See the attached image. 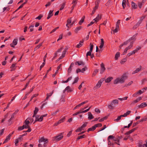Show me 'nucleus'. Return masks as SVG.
I'll list each match as a JSON object with an SVG mask.
<instances>
[{"label":"nucleus","mask_w":147,"mask_h":147,"mask_svg":"<svg viewBox=\"0 0 147 147\" xmlns=\"http://www.w3.org/2000/svg\"><path fill=\"white\" fill-rule=\"evenodd\" d=\"M107 118H108V116H106L100 119L99 120V121L100 122H102V121H104V120L107 119Z\"/></svg>","instance_id":"30"},{"label":"nucleus","mask_w":147,"mask_h":147,"mask_svg":"<svg viewBox=\"0 0 147 147\" xmlns=\"http://www.w3.org/2000/svg\"><path fill=\"white\" fill-rule=\"evenodd\" d=\"M130 111H127V112L124 114L125 116L126 117L127 115H129L131 112Z\"/></svg>","instance_id":"47"},{"label":"nucleus","mask_w":147,"mask_h":147,"mask_svg":"<svg viewBox=\"0 0 147 147\" xmlns=\"http://www.w3.org/2000/svg\"><path fill=\"white\" fill-rule=\"evenodd\" d=\"M53 10H50L48 16L47 17V19H49L53 15Z\"/></svg>","instance_id":"11"},{"label":"nucleus","mask_w":147,"mask_h":147,"mask_svg":"<svg viewBox=\"0 0 147 147\" xmlns=\"http://www.w3.org/2000/svg\"><path fill=\"white\" fill-rule=\"evenodd\" d=\"M86 136L85 134L83 135L82 136H78L76 139V141L78 140H79L82 139L83 138H86Z\"/></svg>","instance_id":"14"},{"label":"nucleus","mask_w":147,"mask_h":147,"mask_svg":"<svg viewBox=\"0 0 147 147\" xmlns=\"http://www.w3.org/2000/svg\"><path fill=\"white\" fill-rule=\"evenodd\" d=\"M96 129L94 125L92 127L88 128V129L87 131L88 132H89L90 131H93Z\"/></svg>","instance_id":"15"},{"label":"nucleus","mask_w":147,"mask_h":147,"mask_svg":"<svg viewBox=\"0 0 147 147\" xmlns=\"http://www.w3.org/2000/svg\"><path fill=\"white\" fill-rule=\"evenodd\" d=\"M67 48H66V49L63 52L61 56V57L62 58H63L65 57V55L67 52Z\"/></svg>","instance_id":"24"},{"label":"nucleus","mask_w":147,"mask_h":147,"mask_svg":"<svg viewBox=\"0 0 147 147\" xmlns=\"http://www.w3.org/2000/svg\"><path fill=\"white\" fill-rule=\"evenodd\" d=\"M82 129V128H81V127L79 128H78L75 131L76 132H81Z\"/></svg>","instance_id":"51"},{"label":"nucleus","mask_w":147,"mask_h":147,"mask_svg":"<svg viewBox=\"0 0 147 147\" xmlns=\"http://www.w3.org/2000/svg\"><path fill=\"white\" fill-rule=\"evenodd\" d=\"M98 7L97 5H96L95 7L94 8L93 10H92L91 15L92 16L96 10L98 9Z\"/></svg>","instance_id":"13"},{"label":"nucleus","mask_w":147,"mask_h":147,"mask_svg":"<svg viewBox=\"0 0 147 147\" xmlns=\"http://www.w3.org/2000/svg\"><path fill=\"white\" fill-rule=\"evenodd\" d=\"M17 41L18 40L17 39H14L13 40L12 43V44H14V45H16L17 44Z\"/></svg>","instance_id":"38"},{"label":"nucleus","mask_w":147,"mask_h":147,"mask_svg":"<svg viewBox=\"0 0 147 147\" xmlns=\"http://www.w3.org/2000/svg\"><path fill=\"white\" fill-rule=\"evenodd\" d=\"M76 63H77L79 65H84V63L82 61H76Z\"/></svg>","instance_id":"37"},{"label":"nucleus","mask_w":147,"mask_h":147,"mask_svg":"<svg viewBox=\"0 0 147 147\" xmlns=\"http://www.w3.org/2000/svg\"><path fill=\"white\" fill-rule=\"evenodd\" d=\"M120 53L119 52H117L115 55V59L116 60H117L119 57L120 56Z\"/></svg>","instance_id":"23"},{"label":"nucleus","mask_w":147,"mask_h":147,"mask_svg":"<svg viewBox=\"0 0 147 147\" xmlns=\"http://www.w3.org/2000/svg\"><path fill=\"white\" fill-rule=\"evenodd\" d=\"M125 82V80L121 77V78H117L114 81V84H117L119 82L123 83Z\"/></svg>","instance_id":"3"},{"label":"nucleus","mask_w":147,"mask_h":147,"mask_svg":"<svg viewBox=\"0 0 147 147\" xmlns=\"http://www.w3.org/2000/svg\"><path fill=\"white\" fill-rule=\"evenodd\" d=\"M147 0H142L141 2H138V6L140 9L141 8L142 6L144 5Z\"/></svg>","instance_id":"6"},{"label":"nucleus","mask_w":147,"mask_h":147,"mask_svg":"<svg viewBox=\"0 0 147 147\" xmlns=\"http://www.w3.org/2000/svg\"><path fill=\"white\" fill-rule=\"evenodd\" d=\"M126 0H123L122 2V5L123 9H124L126 6Z\"/></svg>","instance_id":"27"},{"label":"nucleus","mask_w":147,"mask_h":147,"mask_svg":"<svg viewBox=\"0 0 147 147\" xmlns=\"http://www.w3.org/2000/svg\"><path fill=\"white\" fill-rule=\"evenodd\" d=\"M98 69H96L94 70V71L92 74V76H95L96 74L98 72Z\"/></svg>","instance_id":"36"},{"label":"nucleus","mask_w":147,"mask_h":147,"mask_svg":"<svg viewBox=\"0 0 147 147\" xmlns=\"http://www.w3.org/2000/svg\"><path fill=\"white\" fill-rule=\"evenodd\" d=\"M100 73L102 74L105 70V65L103 63H102L100 64Z\"/></svg>","instance_id":"4"},{"label":"nucleus","mask_w":147,"mask_h":147,"mask_svg":"<svg viewBox=\"0 0 147 147\" xmlns=\"http://www.w3.org/2000/svg\"><path fill=\"white\" fill-rule=\"evenodd\" d=\"M147 106V104L146 102H142L138 106V108H143Z\"/></svg>","instance_id":"10"},{"label":"nucleus","mask_w":147,"mask_h":147,"mask_svg":"<svg viewBox=\"0 0 147 147\" xmlns=\"http://www.w3.org/2000/svg\"><path fill=\"white\" fill-rule=\"evenodd\" d=\"M24 129V127L23 125L22 126H20L18 127V131H21L22 130Z\"/></svg>","instance_id":"50"},{"label":"nucleus","mask_w":147,"mask_h":147,"mask_svg":"<svg viewBox=\"0 0 147 147\" xmlns=\"http://www.w3.org/2000/svg\"><path fill=\"white\" fill-rule=\"evenodd\" d=\"M63 133H61L58 135L54 137V138L56 140V141H58L61 140L63 138Z\"/></svg>","instance_id":"2"},{"label":"nucleus","mask_w":147,"mask_h":147,"mask_svg":"<svg viewBox=\"0 0 147 147\" xmlns=\"http://www.w3.org/2000/svg\"><path fill=\"white\" fill-rule=\"evenodd\" d=\"M145 16H143L142 17H141L140 20L138 22L139 23L141 24L143 20L145 18Z\"/></svg>","instance_id":"21"},{"label":"nucleus","mask_w":147,"mask_h":147,"mask_svg":"<svg viewBox=\"0 0 147 147\" xmlns=\"http://www.w3.org/2000/svg\"><path fill=\"white\" fill-rule=\"evenodd\" d=\"M71 18L68 19L67 20V23L69 24H70L71 22Z\"/></svg>","instance_id":"64"},{"label":"nucleus","mask_w":147,"mask_h":147,"mask_svg":"<svg viewBox=\"0 0 147 147\" xmlns=\"http://www.w3.org/2000/svg\"><path fill=\"white\" fill-rule=\"evenodd\" d=\"M39 116L38 115H37L35 116L36 119H35V121L33 123L34 124L36 122L38 121V119H39L38 118H39Z\"/></svg>","instance_id":"42"},{"label":"nucleus","mask_w":147,"mask_h":147,"mask_svg":"<svg viewBox=\"0 0 147 147\" xmlns=\"http://www.w3.org/2000/svg\"><path fill=\"white\" fill-rule=\"evenodd\" d=\"M101 43L99 47L100 48V49H101L104 46V42L103 39L102 38H101Z\"/></svg>","instance_id":"16"},{"label":"nucleus","mask_w":147,"mask_h":147,"mask_svg":"<svg viewBox=\"0 0 147 147\" xmlns=\"http://www.w3.org/2000/svg\"><path fill=\"white\" fill-rule=\"evenodd\" d=\"M101 0H96L95 3L96 5H97V6H98L99 4L100 3V1Z\"/></svg>","instance_id":"58"},{"label":"nucleus","mask_w":147,"mask_h":147,"mask_svg":"<svg viewBox=\"0 0 147 147\" xmlns=\"http://www.w3.org/2000/svg\"><path fill=\"white\" fill-rule=\"evenodd\" d=\"M142 67V66L141 65H140L138 68H136L135 71L133 72L132 74H134L138 73L141 70Z\"/></svg>","instance_id":"7"},{"label":"nucleus","mask_w":147,"mask_h":147,"mask_svg":"<svg viewBox=\"0 0 147 147\" xmlns=\"http://www.w3.org/2000/svg\"><path fill=\"white\" fill-rule=\"evenodd\" d=\"M74 64L73 62H72L71 63L70 65L67 70V72L68 74L71 72L72 70L71 67L73 66Z\"/></svg>","instance_id":"8"},{"label":"nucleus","mask_w":147,"mask_h":147,"mask_svg":"<svg viewBox=\"0 0 147 147\" xmlns=\"http://www.w3.org/2000/svg\"><path fill=\"white\" fill-rule=\"evenodd\" d=\"M84 44V40L83 39L81 41H80L79 44H78L76 47L78 48H80Z\"/></svg>","instance_id":"9"},{"label":"nucleus","mask_w":147,"mask_h":147,"mask_svg":"<svg viewBox=\"0 0 147 147\" xmlns=\"http://www.w3.org/2000/svg\"><path fill=\"white\" fill-rule=\"evenodd\" d=\"M82 28V27L81 26H80L79 27H77L76 28V29L75 30H74L75 32L76 33H77L78 32V31L79 30H80V29H81Z\"/></svg>","instance_id":"28"},{"label":"nucleus","mask_w":147,"mask_h":147,"mask_svg":"<svg viewBox=\"0 0 147 147\" xmlns=\"http://www.w3.org/2000/svg\"><path fill=\"white\" fill-rule=\"evenodd\" d=\"M120 23V20H118L116 23V26H117L118 27H119V25Z\"/></svg>","instance_id":"61"},{"label":"nucleus","mask_w":147,"mask_h":147,"mask_svg":"<svg viewBox=\"0 0 147 147\" xmlns=\"http://www.w3.org/2000/svg\"><path fill=\"white\" fill-rule=\"evenodd\" d=\"M102 124L101 123H98L94 125V126L96 128V127H101L102 126Z\"/></svg>","instance_id":"41"},{"label":"nucleus","mask_w":147,"mask_h":147,"mask_svg":"<svg viewBox=\"0 0 147 147\" xmlns=\"http://www.w3.org/2000/svg\"><path fill=\"white\" fill-rule=\"evenodd\" d=\"M131 6L133 8L136 9L137 8V5L134 2L132 1L131 2Z\"/></svg>","instance_id":"17"},{"label":"nucleus","mask_w":147,"mask_h":147,"mask_svg":"<svg viewBox=\"0 0 147 147\" xmlns=\"http://www.w3.org/2000/svg\"><path fill=\"white\" fill-rule=\"evenodd\" d=\"M127 61V59L126 57L123 58L122 60H121L120 62V63L122 64H124V63L126 62Z\"/></svg>","instance_id":"32"},{"label":"nucleus","mask_w":147,"mask_h":147,"mask_svg":"<svg viewBox=\"0 0 147 147\" xmlns=\"http://www.w3.org/2000/svg\"><path fill=\"white\" fill-rule=\"evenodd\" d=\"M140 24L138 22L136 24L134 25L133 27V28L134 29H135L136 28H137L140 25Z\"/></svg>","instance_id":"26"},{"label":"nucleus","mask_w":147,"mask_h":147,"mask_svg":"<svg viewBox=\"0 0 147 147\" xmlns=\"http://www.w3.org/2000/svg\"><path fill=\"white\" fill-rule=\"evenodd\" d=\"M88 119H89L90 120H91L94 118V117L92 115L91 112H89L88 113Z\"/></svg>","instance_id":"20"},{"label":"nucleus","mask_w":147,"mask_h":147,"mask_svg":"<svg viewBox=\"0 0 147 147\" xmlns=\"http://www.w3.org/2000/svg\"><path fill=\"white\" fill-rule=\"evenodd\" d=\"M38 109L37 108V107H36L35 108V110L34 111V114H37V112L38 111Z\"/></svg>","instance_id":"48"},{"label":"nucleus","mask_w":147,"mask_h":147,"mask_svg":"<svg viewBox=\"0 0 147 147\" xmlns=\"http://www.w3.org/2000/svg\"><path fill=\"white\" fill-rule=\"evenodd\" d=\"M16 63H13L12 64L11 66L10 67V68H11V71H12L14 70L15 69L14 68L15 67V66L16 65Z\"/></svg>","instance_id":"25"},{"label":"nucleus","mask_w":147,"mask_h":147,"mask_svg":"<svg viewBox=\"0 0 147 147\" xmlns=\"http://www.w3.org/2000/svg\"><path fill=\"white\" fill-rule=\"evenodd\" d=\"M134 131H133V130L132 129L129 130V131H127L126 133H125V135H128L129 134L131 133L132 132H133Z\"/></svg>","instance_id":"34"},{"label":"nucleus","mask_w":147,"mask_h":147,"mask_svg":"<svg viewBox=\"0 0 147 147\" xmlns=\"http://www.w3.org/2000/svg\"><path fill=\"white\" fill-rule=\"evenodd\" d=\"M78 79L79 78L78 77L76 78L75 79L74 82L72 83V84H74L75 83H76L78 82Z\"/></svg>","instance_id":"45"},{"label":"nucleus","mask_w":147,"mask_h":147,"mask_svg":"<svg viewBox=\"0 0 147 147\" xmlns=\"http://www.w3.org/2000/svg\"><path fill=\"white\" fill-rule=\"evenodd\" d=\"M142 99V98L141 97H140L138 98H137L136 100H134L133 101V103H136L140 100H141Z\"/></svg>","instance_id":"22"},{"label":"nucleus","mask_w":147,"mask_h":147,"mask_svg":"<svg viewBox=\"0 0 147 147\" xmlns=\"http://www.w3.org/2000/svg\"><path fill=\"white\" fill-rule=\"evenodd\" d=\"M4 130L5 129H3L0 130V136L3 134Z\"/></svg>","instance_id":"57"},{"label":"nucleus","mask_w":147,"mask_h":147,"mask_svg":"<svg viewBox=\"0 0 147 147\" xmlns=\"http://www.w3.org/2000/svg\"><path fill=\"white\" fill-rule=\"evenodd\" d=\"M119 30V27L117 26L116 27L115 29L113 30L114 32H117Z\"/></svg>","instance_id":"49"},{"label":"nucleus","mask_w":147,"mask_h":147,"mask_svg":"<svg viewBox=\"0 0 147 147\" xmlns=\"http://www.w3.org/2000/svg\"><path fill=\"white\" fill-rule=\"evenodd\" d=\"M133 42H131L130 43V45L128 47L126 48H125L126 49H127V50L130 49L133 46Z\"/></svg>","instance_id":"29"},{"label":"nucleus","mask_w":147,"mask_h":147,"mask_svg":"<svg viewBox=\"0 0 147 147\" xmlns=\"http://www.w3.org/2000/svg\"><path fill=\"white\" fill-rule=\"evenodd\" d=\"M29 82H30V81H28L27 83H26V84L25 86L24 87L22 90H24L26 88L27 86H28V85L29 84Z\"/></svg>","instance_id":"53"},{"label":"nucleus","mask_w":147,"mask_h":147,"mask_svg":"<svg viewBox=\"0 0 147 147\" xmlns=\"http://www.w3.org/2000/svg\"><path fill=\"white\" fill-rule=\"evenodd\" d=\"M129 42L127 40L126 41L124 42L123 44L121 45V47H123V45H127Z\"/></svg>","instance_id":"31"},{"label":"nucleus","mask_w":147,"mask_h":147,"mask_svg":"<svg viewBox=\"0 0 147 147\" xmlns=\"http://www.w3.org/2000/svg\"><path fill=\"white\" fill-rule=\"evenodd\" d=\"M42 17H43L42 15L40 14L39 15V16H38L36 18V19H38L39 20H40L41 19V18Z\"/></svg>","instance_id":"55"},{"label":"nucleus","mask_w":147,"mask_h":147,"mask_svg":"<svg viewBox=\"0 0 147 147\" xmlns=\"http://www.w3.org/2000/svg\"><path fill=\"white\" fill-rule=\"evenodd\" d=\"M88 123V122H86L84 123V124H83L81 127V128H82L83 129V128H85L86 127Z\"/></svg>","instance_id":"39"},{"label":"nucleus","mask_w":147,"mask_h":147,"mask_svg":"<svg viewBox=\"0 0 147 147\" xmlns=\"http://www.w3.org/2000/svg\"><path fill=\"white\" fill-rule=\"evenodd\" d=\"M44 140H45V138L44 137H43L39 139L38 142L39 143H40L43 142Z\"/></svg>","instance_id":"43"},{"label":"nucleus","mask_w":147,"mask_h":147,"mask_svg":"<svg viewBox=\"0 0 147 147\" xmlns=\"http://www.w3.org/2000/svg\"><path fill=\"white\" fill-rule=\"evenodd\" d=\"M67 87H69V88L68 89V90H67V92H71L73 91L72 90L71 88H70V87L69 86H68Z\"/></svg>","instance_id":"62"},{"label":"nucleus","mask_w":147,"mask_h":147,"mask_svg":"<svg viewBox=\"0 0 147 147\" xmlns=\"http://www.w3.org/2000/svg\"><path fill=\"white\" fill-rule=\"evenodd\" d=\"M54 91V90H53L51 92L49 93H47V95L49 97L50 96L52 95Z\"/></svg>","instance_id":"63"},{"label":"nucleus","mask_w":147,"mask_h":147,"mask_svg":"<svg viewBox=\"0 0 147 147\" xmlns=\"http://www.w3.org/2000/svg\"><path fill=\"white\" fill-rule=\"evenodd\" d=\"M112 0H109V1L105 5L106 6H108L111 3Z\"/></svg>","instance_id":"56"},{"label":"nucleus","mask_w":147,"mask_h":147,"mask_svg":"<svg viewBox=\"0 0 147 147\" xmlns=\"http://www.w3.org/2000/svg\"><path fill=\"white\" fill-rule=\"evenodd\" d=\"M118 100L117 99L114 100L111 102L110 105H108L107 107L109 109H113V107H115V105L117 104L118 103Z\"/></svg>","instance_id":"1"},{"label":"nucleus","mask_w":147,"mask_h":147,"mask_svg":"<svg viewBox=\"0 0 147 147\" xmlns=\"http://www.w3.org/2000/svg\"><path fill=\"white\" fill-rule=\"evenodd\" d=\"M62 122V121H61V120H60V119L59 120L58 122H57V123H56L55 124V126H57V125L58 124H60V123H61Z\"/></svg>","instance_id":"60"},{"label":"nucleus","mask_w":147,"mask_h":147,"mask_svg":"<svg viewBox=\"0 0 147 147\" xmlns=\"http://www.w3.org/2000/svg\"><path fill=\"white\" fill-rule=\"evenodd\" d=\"M99 14H98L97 17L96 18H95V19H94L93 20H94L95 22H97L99 20L101 19V16H100V17H99Z\"/></svg>","instance_id":"12"},{"label":"nucleus","mask_w":147,"mask_h":147,"mask_svg":"<svg viewBox=\"0 0 147 147\" xmlns=\"http://www.w3.org/2000/svg\"><path fill=\"white\" fill-rule=\"evenodd\" d=\"M85 18V17L84 16L82 18V19L80 20L79 22V24L80 25H81L82 24V23L84 22Z\"/></svg>","instance_id":"19"},{"label":"nucleus","mask_w":147,"mask_h":147,"mask_svg":"<svg viewBox=\"0 0 147 147\" xmlns=\"http://www.w3.org/2000/svg\"><path fill=\"white\" fill-rule=\"evenodd\" d=\"M113 79L112 77H109L105 80V82L107 83H109Z\"/></svg>","instance_id":"18"},{"label":"nucleus","mask_w":147,"mask_h":147,"mask_svg":"<svg viewBox=\"0 0 147 147\" xmlns=\"http://www.w3.org/2000/svg\"><path fill=\"white\" fill-rule=\"evenodd\" d=\"M135 36L134 35L131 37L129 39H128V40L129 41V42H130L131 40H135Z\"/></svg>","instance_id":"46"},{"label":"nucleus","mask_w":147,"mask_h":147,"mask_svg":"<svg viewBox=\"0 0 147 147\" xmlns=\"http://www.w3.org/2000/svg\"><path fill=\"white\" fill-rule=\"evenodd\" d=\"M88 102V100H86L84 102H82L81 103L78 105V106H81L82 105H84L85 103H87Z\"/></svg>","instance_id":"52"},{"label":"nucleus","mask_w":147,"mask_h":147,"mask_svg":"<svg viewBox=\"0 0 147 147\" xmlns=\"http://www.w3.org/2000/svg\"><path fill=\"white\" fill-rule=\"evenodd\" d=\"M10 138H9V137H8V136H7L6 137L4 141L3 144L7 142L9 140H10Z\"/></svg>","instance_id":"44"},{"label":"nucleus","mask_w":147,"mask_h":147,"mask_svg":"<svg viewBox=\"0 0 147 147\" xmlns=\"http://www.w3.org/2000/svg\"><path fill=\"white\" fill-rule=\"evenodd\" d=\"M92 51H88L86 54V56L87 57L88 56H91V53Z\"/></svg>","instance_id":"54"},{"label":"nucleus","mask_w":147,"mask_h":147,"mask_svg":"<svg viewBox=\"0 0 147 147\" xmlns=\"http://www.w3.org/2000/svg\"><path fill=\"white\" fill-rule=\"evenodd\" d=\"M90 51H92L94 47V45L91 43H90Z\"/></svg>","instance_id":"33"},{"label":"nucleus","mask_w":147,"mask_h":147,"mask_svg":"<svg viewBox=\"0 0 147 147\" xmlns=\"http://www.w3.org/2000/svg\"><path fill=\"white\" fill-rule=\"evenodd\" d=\"M23 125L24 126V128H25V129L28 128L30 127V126L29 125H27L25 124V125Z\"/></svg>","instance_id":"59"},{"label":"nucleus","mask_w":147,"mask_h":147,"mask_svg":"<svg viewBox=\"0 0 147 147\" xmlns=\"http://www.w3.org/2000/svg\"><path fill=\"white\" fill-rule=\"evenodd\" d=\"M65 5V3H62V5L61 6V7L60 8L59 10H62L64 7Z\"/></svg>","instance_id":"40"},{"label":"nucleus","mask_w":147,"mask_h":147,"mask_svg":"<svg viewBox=\"0 0 147 147\" xmlns=\"http://www.w3.org/2000/svg\"><path fill=\"white\" fill-rule=\"evenodd\" d=\"M121 77L125 80L127 78V74L126 73H125Z\"/></svg>","instance_id":"35"},{"label":"nucleus","mask_w":147,"mask_h":147,"mask_svg":"<svg viewBox=\"0 0 147 147\" xmlns=\"http://www.w3.org/2000/svg\"><path fill=\"white\" fill-rule=\"evenodd\" d=\"M102 80H99L98 81V83L96 84V86L94 87V89H97V88H100L101 85V84H102Z\"/></svg>","instance_id":"5"}]
</instances>
